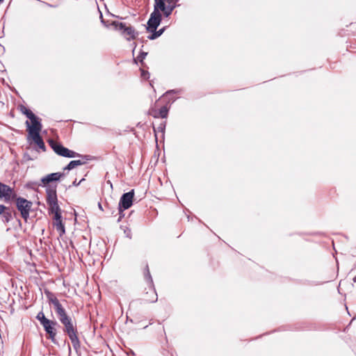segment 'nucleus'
<instances>
[{"label":"nucleus","mask_w":356,"mask_h":356,"mask_svg":"<svg viewBox=\"0 0 356 356\" xmlns=\"http://www.w3.org/2000/svg\"><path fill=\"white\" fill-rule=\"evenodd\" d=\"M176 1V0H154V11L147 22V31L153 33L148 36V39L155 40L164 32L165 28L156 31L161 21L160 11H162L163 15L168 17L177 6Z\"/></svg>","instance_id":"1"},{"label":"nucleus","mask_w":356,"mask_h":356,"mask_svg":"<svg viewBox=\"0 0 356 356\" xmlns=\"http://www.w3.org/2000/svg\"><path fill=\"white\" fill-rule=\"evenodd\" d=\"M111 25L115 30L120 31L127 40L136 38L138 35V33L131 26H127L122 22H113Z\"/></svg>","instance_id":"2"},{"label":"nucleus","mask_w":356,"mask_h":356,"mask_svg":"<svg viewBox=\"0 0 356 356\" xmlns=\"http://www.w3.org/2000/svg\"><path fill=\"white\" fill-rule=\"evenodd\" d=\"M49 143L51 147L53 149V150L59 156L67 158L81 156L80 154L63 147L61 144L57 143L56 141L50 140L49 141Z\"/></svg>","instance_id":"3"},{"label":"nucleus","mask_w":356,"mask_h":356,"mask_svg":"<svg viewBox=\"0 0 356 356\" xmlns=\"http://www.w3.org/2000/svg\"><path fill=\"white\" fill-rule=\"evenodd\" d=\"M134 196V190H132L128 193H124L122 195V197L120 200L119 205H118L119 213L120 215V218L118 219V221H120V219L124 216V214L122 213L123 211L128 209L129 208H130L131 207L132 203H133Z\"/></svg>","instance_id":"4"},{"label":"nucleus","mask_w":356,"mask_h":356,"mask_svg":"<svg viewBox=\"0 0 356 356\" xmlns=\"http://www.w3.org/2000/svg\"><path fill=\"white\" fill-rule=\"evenodd\" d=\"M15 199H16V206L22 217L25 221H27L32 207V202L21 197H15Z\"/></svg>","instance_id":"5"},{"label":"nucleus","mask_w":356,"mask_h":356,"mask_svg":"<svg viewBox=\"0 0 356 356\" xmlns=\"http://www.w3.org/2000/svg\"><path fill=\"white\" fill-rule=\"evenodd\" d=\"M16 197L14 190L9 186L0 181V198H3L6 202H9Z\"/></svg>","instance_id":"6"},{"label":"nucleus","mask_w":356,"mask_h":356,"mask_svg":"<svg viewBox=\"0 0 356 356\" xmlns=\"http://www.w3.org/2000/svg\"><path fill=\"white\" fill-rule=\"evenodd\" d=\"M65 327V332H67V334L69 336V338L70 339L72 343L74 348H76L79 345V339L76 335V330L74 328V326L73 325V323L71 322L69 324H66L64 325Z\"/></svg>","instance_id":"7"},{"label":"nucleus","mask_w":356,"mask_h":356,"mask_svg":"<svg viewBox=\"0 0 356 356\" xmlns=\"http://www.w3.org/2000/svg\"><path fill=\"white\" fill-rule=\"evenodd\" d=\"M30 120L31 122V124L29 123V121L26 122V125L27 127L29 135H32L35 133H40L42 129V124L40 122L39 118L35 116L34 118H32Z\"/></svg>","instance_id":"8"},{"label":"nucleus","mask_w":356,"mask_h":356,"mask_svg":"<svg viewBox=\"0 0 356 356\" xmlns=\"http://www.w3.org/2000/svg\"><path fill=\"white\" fill-rule=\"evenodd\" d=\"M56 324V322L50 320H48L45 321L43 324H42V325L44 327V330L49 335V339H51L52 341H54V339L56 334L54 328Z\"/></svg>","instance_id":"9"},{"label":"nucleus","mask_w":356,"mask_h":356,"mask_svg":"<svg viewBox=\"0 0 356 356\" xmlns=\"http://www.w3.org/2000/svg\"><path fill=\"white\" fill-rule=\"evenodd\" d=\"M65 174L63 172H54L49 174L41 179V181L44 186L52 182L60 180L63 177Z\"/></svg>","instance_id":"10"},{"label":"nucleus","mask_w":356,"mask_h":356,"mask_svg":"<svg viewBox=\"0 0 356 356\" xmlns=\"http://www.w3.org/2000/svg\"><path fill=\"white\" fill-rule=\"evenodd\" d=\"M0 216L4 222H8L12 218V213L10 208L0 204Z\"/></svg>","instance_id":"11"},{"label":"nucleus","mask_w":356,"mask_h":356,"mask_svg":"<svg viewBox=\"0 0 356 356\" xmlns=\"http://www.w3.org/2000/svg\"><path fill=\"white\" fill-rule=\"evenodd\" d=\"M56 312L58 315L59 321L63 325L69 324L71 322H72V318L67 314L63 307L60 308Z\"/></svg>","instance_id":"12"},{"label":"nucleus","mask_w":356,"mask_h":356,"mask_svg":"<svg viewBox=\"0 0 356 356\" xmlns=\"http://www.w3.org/2000/svg\"><path fill=\"white\" fill-rule=\"evenodd\" d=\"M56 312L58 315L59 321L63 325L69 324L71 322H72V318L67 314L63 307L60 308Z\"/></svg>","instance_id":"13"},{"label":"nucleus","mask_w":356,"mask_h":356,"mask_svg":"<svg viewBox=\"0 0 356 356\" xmlns=\"http://www.w3.org/2000/svg\"><path fill=\"white\" fill-rule=\"evenodd\" d=\"M54 225L56 227L58 232H59L60 236H61L65 232L64 225L62 222L61 214H57L54 216Z\"/></svg>","instance_id":"14"},{"label":"nucleus","mask_w":356,"mask_h":356,"mask_svg":"<svg viewBox=\"0 0 356 356\" xmlns=\"http://www.w3.org/2000/svg\"><path fill=\"white\" fill-rule=\"evenodd\" d=\"M47 202L48 205L58 203L56 191L55 189H48L47 191Z\"/></svg>","instance_id":"15"},{"label":"nucleus","mask_w":356,"mask_h":356,"mask_svg":"<svg viewBox=\"0 0 356 356\" xmlns=\"http://www.w3.org/2000/svg\"><path fill=\"white\" fill-rule=\"evenodd\" d=\"M47 298L49 303L54 306L56 312L63 307L58 298L55 297L52 293H48Z\"/></svg>","instance_id":"16"},{"label":"nucleus","mask_w":356,"mask_h":356,"mask_svg":"<svg viewBox=\"0 0 356 356\" xmlns=\"http://www.w3.org/2000/svg\"><path fill=\"white\" fill-rule=\"evenodd\" d=\"M29 137H31L33 140L34 141V143L40 148V149H44L45 148V145H44V143L42 139V138L40 137V133H35L34 134H32V135H29Z\"/></svg>","instance_id":"17"},{"label":"nucleus","mask_w":356,"mask_h":356,"mask_svg":"<svg viewBox=\"0 0 356 356\" xmlns=\"http://www.w3.org/2000/svg\"><path fill=\"white\" fill-rule=\"evenodd\" d=\"M86 163V161H82L81 160H74L70 161L67 166L64 168V170H70L74 169L75 167L78 165H81Z\"/></svg>","instance_id":"18"},{"label":"nucleus","mask_w":356,"mask_h":356,"mask_svg":"<svg viewBox=\"0 0 356 356\" xmlns=\"http://www.w3.org/2000/svg\"><path fill=\"white\" fill-rule=\"evenodd\" d=\"M168 109L166 106L161 107L159 111L155 112L154 114V118H165L168 115Z\"/></svg>","instance_id":"19"},{"label":"nucleus","mask_w":356,"mask_h":356,"mask_svg":"<svg viewBox=\"0 0 356 356\" xmlns=\"http://www.w3.org/2000/svg\"><path fill=\"white\" fill-rule=\"evenodd\" d=\"M49 207L50 212L51 213L54 214V216H56V213L60 214V209L58 203L49 205Z\"/></svg>","instance_id":"20"},{"label":"nucleus","mask_w":356,"mask_h":356,"mask_svg":"<svg viewBox=\"0 0 356 356\" xmlns=\"http://www.w3.org/2000/svg\"><path fill=\"white\" fill-rule=\"evenodd\" d=\"M22 112L29 119L34 118L35 114L29 109L26 107L22 108Z\"/></svg>","instance_id":"21"},{"label":"nucleus","mask_w":356,"mask_h":356,"mask_svg":"<svg viewBox=\"0 0 356 356\" xmlns=\"http://www.w3.org/2000/svg\"><path fill=\"white\" fill-rule=\"evenodd\" d=\"M36 318L40 321L41 325L43 324L45 321L49 320L45 317V316L42 312H40L38 314Z\"/></svg>","instance_id":"22"},{"label":"nucleus","mask_w":356,"mask_h":356,"mask_svg":"<svg viewBox=\"0 0 356 356\" xmlns=\"http://www.w3.org/2000/svg\"><path fill=\"white\" fill-rule=\"evenodd\" d=\"M141 76L143 79H149V73H148V72L145 71V70H142L141 71Z\"/></svg>","instance_id":"23"},{"label":"nucleus","mask_w":356,"mask_h":356,"mask_svg":"<svg viewBox=\"0 0 356 356\" xmlns=\"http://www.w3.org/2000/svg\"><path fill=\"white\" fill-rule=\"evenodd\" d=\"M83 180H84V179H81L79 182H78V183H77V182H76V181L75 180V181L73 182V185H74V186H79V185L80 184V183H81L82 181H83Z\"/></svg>","instance_id":"24"},{"label":"nucleus","mask_w":356,"mask_h":356,"mask_svg":"<svg viewBox=\"0 0 356 356\" xmlns=\"http://www.w3.org/2000/svg\"><path fill=\"white\" fill-rule=\"evenodd\" d=\"M146 277H148V279L150 280V281H152V278H151V276L149 275V272L148 270H147V274Z\"/></svg>","instance_id":"25"},{"label":"nucleus","mask_w":356,"mask_h":356,"mask_svg":"<svg viewBox=\"0 0 356 356\" xmlns=\"http://www.w3.org/2000/svg\"><path fill=\"white\" fill-rule=\"evenodd\" d=\"M353 282H356V276L353 278Z\"/></svg>","instance_id":"26"},{"label":"nucleus","mask_w":356,"mask_h":356,"mask_svg":"<svg viewBox=\"0 0 356 356\" xmlns=\"http://www.w3.org/2000/svg\"><path fill=\"white\" fill-rule=\"evenodd\" d=\"M99 207L100 209H102V206H101L100 204H99Z\"/></svg>","instance_id":"27"}]
</instances>
